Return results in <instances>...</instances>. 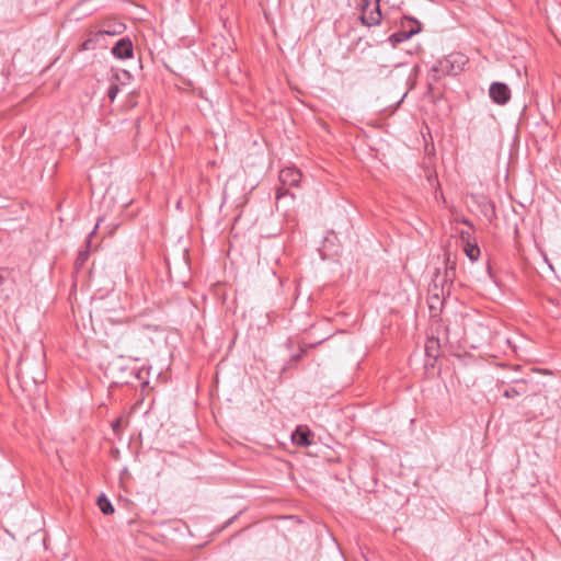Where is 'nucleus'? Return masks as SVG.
Segmentation results:
<instances>
[{
    "instance_id": "22",
    "label": "nucleus",
    "mask_w": 561,
    "mask_h": 561,
    "mask_svg": "<svg viewBox=\"0 0 561 561\" xmlns=\"http://www.w3.org/2000/svg\"><path fill=\"white\" fill-rule=\"evenodd\" d=\"M470 237H471L470 233L467 232V231H461L460 232V239H461V241H463L466 243L470 242Z\"/></svg>"
},
{
    "instance_id": "3",
    "label": "nucleus",
    "mask_w": 561,
    "mask_h": 561,
    "mask_svg": "<svg viewBox=\"0 0 561 561\" xmlns=\"http://www.w3.org/2000/svg\"><path fill=\"white\" fill-rule=\"evenodd\" d=\"M422 31V24L419 20L413 16L403 15L400 21V30L391 34L388 41L393 47L398 44L408 41L412 36L419 34Z\"/></svg>"
},
{
    "instance_id": "12",
    "label": "nucleus",
    "mask_w": 561,
    "mask_h": 561,
    "mask_svg": "<svg viewBox=\"0 0 561 561\" xmlns=\"http://www.w3.org/2000/svg\"><path fill=\"white\" fill-rule=\"evenodd\" d=\"M425 354L433 360H436L442 355L439 339L434 336L427 339L425 343Z\"/></svg>"
},
{
    "instance_id": "17",
    "label": "nucleus",
    "mask_w": 561,
    "mask_h": 561,
    "mask_svg": "<svg viewBox=\"0 0 561 561\" xmlns=\"http://www.w3.org/2000/svg\"><path fill=\"white\" fill-rule=\"evenodd\" d=\"M463 250H465L466 255L472 262L477 261L480 256V248L476 242L474 243L467 242Z\"/></svg>"
},
{
    "instance_id": "18",
    "label": "nucleus",
    "mask_w": 561,
    "mask_h": 561,
    "mask_svg": "<svg viewBox=\"0 0 561 561\" xmlns=\"http://www.w3.org/2000/svg\"><path fill=\"white\" fill-rule=\"evenodd\" d=\"M437 305L443 306V301H440L438 295H433L428 297V307L431 311V317L438 316V312L440 311V307H437Z\"/></svg>"
},
{
    "instance_id": "13",
    "label": "nucleus",
    "mask_w": 561,
    "mask_h": 561,
    "mask_svg": "<svg viewBox=\"0 0 561 561\" xmlns=\"http://www.w3.org/2000/svg\"><path fill=\"white\" fill-rule=\"evenodd\" d=\"M98 506L104 515H112L115 511L112 502L105 496V494H101L98 497Z\"/></svg>"
},
{
    "instance_id": "5",
    "label": "nucleus",
    "mask_w": 561,
    "mask_h": 561,
    "mask_svg": "<svg viewBox=\"0 0 561 561\" xmlns=\"http://www.w3.org/2000/svg\"><path fill=\"white\" fill-rule=\"evenodd\" d=\"M302 174L296 168H284L279 172L280 185L276 190V198L280 199L289 193L288 187H297L301 182Z\"/></svg>"
},
{
    "instance_id": "4",
    "label": "nucleus",
    "mask_w": 561,
    "mask_h": 561,
    "mask_svg": "<svg viewBox=\"0 0 561 561\" xmlns=\"http://www.w3.org/2000/svg\"><path fill=\"white\" fill-rule=\"evenodd\" d=\"M381 0H358V8L362 11L359 20L365 26H376L381 23L382 13L380 9Z\"/></svg>"
},
{
    "instance_id": "7",
    "label": "nucleus",
    "mask_w": 561,
    "mask_h": 561,
    "mask_svg": "<svg viewBox=\"0 0 561 561\" xmlns=\"http://www.w3.org/2000/svg\"><path fill=\"white\" fill-rule=\"evenodd\" d=\"M489 95L494 103L505 105L511 100V90L503 82H493L490 85Z\"/></svg>"
},
{
    "instance_id": "6",
    "label": "nucleus",
    "mask_w": 561,
    "mask_h": 561,
    "mask_svg": "<svg viewBox=\"0 0 561 561\" xmlns=\"http://www.w3.org/2000/svg\"><path fill=\"white\" fill-rule=\"evenodd\" d=\"M111 53L116 59L125 60L133 58L134 45L131 39L128 36L119 38L112 47Z\"/></svg>"
},
{
    "instance_id": "11",
    "label": "nucleus",
    "mask_w": 561,
    "mask_h": 561,
    "mask_svg": "<svg viewBox=\"0 0 561 561\" xmlns=\"http://www.w3.org/2000/svg\"><path fill=\"white\" fill-rule=\"evenodd\" d=\"M512 387L506 388L503 391V396L507 399H514L519 396H524L528 391V383L525 379H513Z\"/></svg>"
},
{
    "instance_id": "15",
    "label": "nucleus",
    "mask_w": 561,
    "mask_h": 561,
    "mask_svg": "<svg viewBox=\"0 0 561 561\" xmlns=\"http://www.w3.org/2000/svg\"><path fill=\"white\" fill-rule=\"evenodd\" d=\"M128 424V417L125 415L118 416L111 423V427L115 436L119 437L123 433V428Z\"/></svg>"
},
{
    "instance_id": "20",
    "label": "nucleus",
    "mask_w": 561,
    "mask_h": 561,
    "mask_svg": "<svg viewBox=\"0 0 561 561\" xmlns=\"http://www.w3.org/2000/svg\"><path fill=\"white\" fill-rule=\"evenodd\" d=\"M119 92V87L117 83H112L108 89H107V98L113 102L117 95V93Z\"/></svg>"
},
{
    "instance_id": "16",
    "label": "nucleus",
    "mask_w": 561,
    "mask_h": 561,
    "mask_svg": "<svg viewBox=\"0 0 561 561\" xmlns=\"http://www.w3.org/2000/svg\"><path fill=\"white\" fill-rule=\"evenodd\" d=\"M102 38L100 36H98V31L92 35L90 36L89 38H87L79 47V50L80 51H84V50H93L96 48L98 44L100 43Z\"/></svg>"
},
{
    "instance_id": "23",
    "label": "nucleus",
    "mask_w": 561,
    "mask_h": 561,
    "mask_svg": "<svg viewBox=\"0 0 561 561\" xmlns=\"http://www.w3.org/2000/svg\"><path fill=\"white\" fill-rule=\"evenodd\" d=\"M144 330H148V331H158L159 330V327L158 325H152V324H146L142 327Z\"/></svg>"
},
{
    "instance_id": "1",
    "label": "nucleus",
    "mask_w": 561,
    "mask_h": 561,
    "mask_svg": "<svg viewBox=\"0 0 561 561\" xmlns=\"http://www.w3.org/2000/svg\"><path fill=\"white\" fill-rule=\"evenodd\" d=\"M144 370L129 367L122 357L107 363L105 376L112 380V385H129L134 379L142 380Z\"/></svg>"
},
{
    "instance_id": "2",
    "label": "nucleus",
    "mask_w": 561,
    "mask_h": 561,
    "mask_svg": "<svg viewBox=\"0 0 561 561\" xmlns=\"http://www.w3.org/2000/svg\"><path fill=\"white\" fill-rule=\"evenodd\" d=\"M467 62L466 57L459 53H453L439 59L430 70L431 81H438L444 76H457Z\"/></svg>"
},
{
    "instance_id": "10",
    "label": "nucleus",
    "mask_w": 561,
    "mask_h": 561,
    "mask_svg": "<svg viewBox=\"0 0 561 561\" xmlns=\"http://www.w3.org/2000/svg\"><path fill=\"white\" fill-rule=\"evenodd\" d=\"M101 221H102V218H99L94 229L89 233V236L85 239V247H84V249L79 251V253H78V255L76 257V261H75L76 270H80L85 264V262L88 261V259L90 256V253H91V240L95 236L96 230H98Z\"/></svg>"
},
{
    "instance_id": "24",
    "label": "nucleus",
    "mask_w": 561,
    "mask_h": 561,
    "mask_svg": "<svg viewBox=\"0 0 561 561\" xmlns=\"http://www.w3.org/2000/svg\"><path fill=\"white\" fill-rule=\"evenodd\" d=\"M450 271H455V262H453L451 265L447 267V270H446V275L447 276L449 275Z\"/></svg>"
},
{
    "instance_id": "19",
    "label": "nucleus",
    "mask_w": 561,
    "mask_h": 561,
    "mask_svg": "<svg viewBox=\"0 0 561 561\" xmlns=\"http://www.w3.org/2000/svg\"><path fill=\"white\" fill-rule=\"evenodd\" d=\"M306 352H307V348L301 347L300 352L298 354L293 355L288 359V362L284 366V369H289V368L296 366L301 360V358L305 356Z\"/></svg>"
},
{
    "instance_id": "27",
    "label": "nucleus",
    "mask_w": 561,
    "mask_h": 561,
    "mask_svg": "<svg viewBox=\"0 0 561 561\" xmlns=\"http://www.w3.org/2000/svg\"><path fill=\"white\" fill-rule=\"evenodd\" d=\"M236 517H237V516H233V517H231L230 519H228V520H227V523H226V525L231 524V523L236 519Z\"/></svg>"
},
{
    "instance_id": "9",
    "label": "nucleus",
    "mask_w": 561,
    "mask_h": 561,
    "mask_svg": "<svg viewBox=\"0 0 561 561\" xmlns=\"http://www.w3.org/2000/svg\"><path fill=\"white\" fill-rule=\"evenodd\" d=\"M314 434L307 427L299 425L291 434V440L300 447H308L313 443Z\"/></svg>"
},
{
    "instance_id": "8",
    "label": "nucleus",
    "mask_w": 561,
    "mask_h": 561,
    "mask_svg": "<svg viewBox=\"0 0 561 561\" xmlns=\"http://www.w3.org/2000/svg\"><path fill=\"white\" fill-rule=\"evenodd\" d=\"M126 31V24L115 20H107L101 24L98 30V36L104 38V36H117Z\"/></svg>"
},
{
    "instance_id": "25",
    "label": "nucleus",
    "mask_w": 561,
    "mask_h": 561,
    "mask_svg": "<svg viewBox=\"0 0 561 561\" xmlns=\"http://www.w3.org/2000/svg\"><path fill=\"white\" fill-rule=\"evenodd\" d=\"M462 224H465V225L469 226L470 228H472V227H473L472 222H471L469 219H466V218H465V219H462Z\"/></svg>"
},
{
    "instance_id": "28",
    "label": "nucleus",
    "mask_w": 561,
    "mask_h": 561,
    "mask_svg": "<svg viewBox=\"0 0 561 561\" xmlns=\"http://www.w3.org/2000/svg\"><path fill=\"white\" fill-rule=\"evenodd\" d=\"M407 25H408V28H413L414 23L413 24H407Z\"/></svg>"
},
{
    "instance_id": "21",
    "label": "nucleus",
    "mask_w": 561,
    "mask_h": 561,
    "mask_svg": "<svg viewBox=\"0 0 561 561\" xmlns=\"http://www.w3.org/2000/svg\"><path fill=\"white\" fill-rule=\"evenodd\" d=\"M489 210L491 211V217L494 216L495 207L492 203H488V205L485 206V209L483 210L485 216H489Z\"/></svg>"
},
{
    "instance_id": "29",
    "label": "nucleus",
    "mask_w": 561,
    "mask_h": 561,
    "mask_svg": "<svg viewBox=\"0 0 561 561\" xmlns=\"http://www.w3.org/2000/svg\"><path fill=\"white\" fill-rule=\"evenodd\" d=\"M139 125H140V118H138V119L136 121V126H139Z\"/></svg>"
},
{
    "instance_id": "14",
    "label": "nucleus",
    "mask_w": 561,
    "mask_h": 561,
    "mask_svg": "<svg viewBox=\"0 0 561 561\" xmlns=\"http://www.w3.org/2000/svg\"><path fill=\"white\" fill-rule=\"evenodd\" d=\"M11 286V272L8 268H0V295L4 294Z\"/></svg>"
},
{
    "instance_id": "26",
    "label": "nucleus",
    "mask_w": 561,
    "mask_h": 561,
    "mask_svg": "<svg viewBox=\"0 0 561 561\" xmlns=\"http://www.w3.org/2000/svg\"><path fill=\"white\" fill-rule=\"evenodd\" d=\"M401 66H403V62H396V64H392V67H393V68H399V67H401Z\"/></svg>"
}]
</instances>
